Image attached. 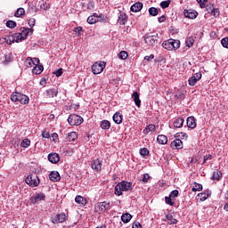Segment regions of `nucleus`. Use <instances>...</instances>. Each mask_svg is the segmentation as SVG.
<instances>
[{
  "label": "nucleus",
  "instance_id": "f257e3e1",
  "mask_svg": "<svg viewBox=\"0 0 228 228\" xmlns=\"http://www.w3.org/2000/svg\"><path fill=\"white\" fill-rule=\"evenodd\" d=\"M122 191H133V183L122 181L115 186V195L120 197L123 195Z\"/></svg>",
  "mask_w": 228,
  "mask_h": 228
},
{
  "label": "nucleus",
  "instance_id": "f03ea898",
  "mask_svg": "<svg viewBox=\"0 0 228 228\" xmlns=\"http://www.w3.org/2000/svg\"><path fill=\"white\" fill-rule=\"evenodd\" d=\"M11 101L12 102H20L21 104H29V96L22 94L19 92H13L11 94Z\"/></svg>",
  "mask_w": 228,
  "mask_h": 228
},
{
  "label": "nucleus",
  "instance_id": "7ed1b4c3",
  "mask_svg": "<svg viewBox=\"0 0 228 228\" xmlns=\"http://www.w3.org/2000/svg\"><path fill=\"white\" fill-rule=\"evenodd\" d=\"M162 47L167 51H174L181 47V41L170 38L162 43Z\"/></svg>",
  "mask_w": 228,
  "mask_h": 228
},
{
  "label": "nucleus",
  "instance_id": "20e7f679",
  "mask_svg": "<svg viewBox=\"0 0 228 228\" xmlns=\"http://www.w3.org/2000/svg\"><path fill=\"white\" fill-rule=\"evenodd\" d=\"M25 183L31 188H36L40 184V178L37 175V173H30L26 178Z\"/></svg>",
  "mask_w": 228,
  "mask_h": 228
},
{
  "label": "nucleus",
  "instance_id": "39448f33",
  "mask_svg": "<svg viewBox=\"0 0 228 228\" xmlns=\"http://www.w3.org/2000/svg\"><path fill=\"white\" fill-rule=\"evenodd\" d=\"M111 209V203L108 201L98 202L95 206L96 213L99 215H104V213H108Z\"/></svg>",
  "mask_w": 228,
  "mask_h": 228
},
{
  "label": "nucleus",
  "instance_id": "423d86ee",
  "mask_svg": "<svg viewBox=\"0 0 228 228\" xmlns=\"http://www.w3.org/2000/svg\"><path fill=\"white\" fill-rule=\"evenodd\" d=\"M158 40H159V36H158V34H154V35H148L146 34L143 37V42L144 44H146L147 45H156V44H158Z\"/></svg>",
  "mask_w": 228,
  "mask_h": 228
},
{
  "label": "nucleus",
  "instance_id": "0eeeda50",
  "mask_svg": "<svg viewBox=\"0 0 228 228\" xmlns=\"http://www.w3.org/2000/svg\"><path fill=\"white\" fill-rule=\"evenodd\" d=\"M69 126H81L83 124V118L77 114H70L68 118Z\"/></svg>",
  "mask_w": 228,
  "mask_h": 228
},
{
  "label": "nucleus",
  "instance_id": "6e6552de",
  "mask_svg": "<svg viewBox=\"0 0 228 228\" xmlns=\"http://www.w3.org/2000/svg\"><path fill=\"white\" fill-rule=\"evenodd\" d=\"M104 67H106V64H104V62H102V63L95 62L92 66L93 74H95V75L101 74V72H102V70H104Z\"/></svg>",
  "mask_w": 228,
  "mask_h": 228
},
{
  "label": "nucleus",
  "instance_id": "1a4fd4ad",
  "mask_svg": "<svg viewBox=\"0 0 228 228\" xmlns=\"http://www.w3.org/2000/svg\"><path fill=\"white\" fill-rule=\"evenodd\" d=\"M200 79H202V73L198 72L192 75L191 78H189L188 83L190 86H195V85H197V82L200 81Z\"/></svg>",
  "mask_w": 228,
  "mask_h": 228
},
{
  "label": "nucleus",
  "instance_id": "9d476101",
  "mask_svg": "<svg viewBox=\"0 0 228 228\" xmlns=\"http://www.w3.org/2000/svg\"><path fill=\"white\" fill-rule=\"evenodd\" d=\"M40 200H45V195L42 192L33 195L30 198V202L34 206L38 204V202H40Z\"/></svg>",
  "mask_w": 228,
  "mask_h": 228
},
{
  "label": "nucleus",
  "instance_id": "9b49d317",
  "mask_svg": "<svg viewBox=\"0 0 228 228\" xmlns=\"http://www.w3.org/2000/svg\"><path fill=\"white\" fill-rule=\"evenodd\" d=\"M58 88H50L45 92V95L47 99H53L54 97H58Z\"/></svg>",
  "mask_w": 228,
  "mask_h": 228
},
{
  "label": "nucleus",
  "instance_id": "f8f14e48",
  "mask_svg": "<svg viewBox=\"0 0 228 228\" xmlns=\"http://www.w3.org/2000/svg\"><path fill=\"white\" fill-rule=\"evenodd\" d=\"M20 30H21V33H20V37L21 38V41L26 40L28 35H33V28H21Z\"/></svg>",
  "mask_w": 228,
  "mask_h": 228
},
{
  "label": "nucleus",
  "instance_id": "ddd939ff",
  "mask_svg": "<svg viewBox=\"0 0 228 228\" xmlns=\"http://www.w3.org/2000/svg\"><path fill=\"white\" fill-rule=\"evenodd\" d=\"M183 14H184V17H186V19H197L198 15H199V12H197V11L195 10H191V9H189V10H183Z\"/></svg>",
  "mask_w": 228,
  "mask_h": 228
},
{
  "label": "nucleus",
  "instance_id": "4468645a",
  "mask_svg": "<svg viewBox=\"0 0 228 228\" xmlns=\"http://www.w3.org/2000/svg\"><path fill=\"white\" fill-rule=\"evenodd\" d=\"M39 63H40V59L38 58L28 57L27 60L25 61L26 67H33V65L37 67V65H38Z\"/></svg>",
  "mask_w": 228,
  "mask_h": 228
},
{
  "label": "nucleus",
  "instance_id": "2eb2a0df",
  "mask_svg": "<svg viewBox=\"0 0 228 228\" xmlns=\"http://www.w3.org/2000/svg\"><path fill=\"white\" fill-rule=\"evenodd\" d=\"M91 168L95 170V172H101L102 168V161L99 160L98 159L93 160L91 163Z\"/></svg>",
  "mask_w": 228,
  "mask_h": 228
},
{
  "label": "nucleus",
  "instance_id": "dca6fc26",
  "mask_svg": "<svg viewBox=\"0 0 228 228\" xmlns=\"http://www.w3.org/2000/svg\"><path fill=\"white\" fill-rule=\"evenodd\" d=\"M67 220V216L62 214H58L52 220L53 224H63Z\"/></svg>",
  "mask_w": 228,
  "mask_h": 228
},
{
  "label": "nucleus",
  "instance_id": "f3484780",
  "mask_svg": "<svg viewBox=\"0 0 228 228\" xmlns=\"http://www.w3.org/2000/svg\"><path fill=\"white\" fill-rule=\"evenodd\" d=\"M126 23H127V14H126V12H119L118 24H119V26H126Z\"/></svg>",
  "mask_w": 228,
  "mask_h": 228
},
{
  "label": "nucleus",
  "instance_id": "a211bd4d",
  "mask_svg": "<svg viewBox=\"0 0 228 228\" xmlns=\"http://www.w3.org/2000/svg\"><path fill=\"white\" fill-rule=\"evenodd\" d=\"M187 127H189V129H195V127H197V121L195 120V117L191 116L189 118H187Z\"/></svg>",
  "mask_w": 228,
  "mask_h": 228
},
{
  "label": "nucleus",
  "instance_id": "6ab92c4d",
  "mask_svg": "<svg viewBox=\"0 0 228 228\" xmlns=\"http://www.w3.org/2000/svg\"><path fill=\"white\" fill-rule=\"evenodd\" d=\"M50 181L53 183H58L61 177L60 176V173L58 171H52L49 175Z\"/></svg>",
  "mask_w": 228,
  "mask_h": 228
},
{
  "label": "nucleus",
  "instance_id": "aec40b11",
  "mask_svg": "<svg viewBox=\"0 0 228 228\" xmlns=\"http://www.w3.org/2000/svg\"><path fill=\"white\" fill-rule=\"evenodd\" d=\"M48 161L50 163L56 164L60 161V155L58 153H49L48 154Z\"/></svg>",
  "mask_w": 228,
  "mask_h": 228
},
{
  "label": "nucleus",
  "instance_id": "412c9836",
  "mask_svg": "<svg viewBox=\"0 0 228 228\" xmlns=\"http://www.w3.org/2000/svg\"><path fill=\"white\" fill-rule=\"evenodd\" d=\"M132 99L135 103V106H137V108H140V106H142V101L140 100V94L138 92L133 93Z\"/></svg>",
  "mask_w": 228,
  "mask_h": 228
},
{
  "label": "nucleus",
  "instance_id": "4be33fe9",
  "mask_svg": "<svg viewBox=\"0 0 228 228\" xmlns=\"http://www.w3.org/2000/svg\"><path fill=\"white\" fill-rule=\"evenodd\" d=\"M171 147L172 149H177V150L183 149V141H181V139L179 138H175V140H174L171 142Z\"/></svg>",
  "mask_w": 228,
  "mask_h": 228
},
{
  "label": "nucleus",
  "instance_id": "5701e85b",
  "mask_svg": "<svg viewBox=\"0 0 228 228\" xmlns=\"http://www.w3.org/2000/svg\"><path fill=\"white\" fill-rule=\"evenodd\" d=\"M142 8H143V4H142L141 2H137L130 7V10L131 12H134V13H136L138 12H141Z\"/></svg>",
  "mask_w": 228,
  "mask_h": 228
},
{
  "label": "nucleus",
  "instance_id": "b1692460",
  "mask_svg": "<svg viewBox=\"0 0 228 228\" xmlns=\"http://www.w3.org/2000/svg\"><path fill=\"white\" fill-rule=\"evenodd\" d=\"M149 133H156V125L150 124L142 130L143 134H149Z\"/></svg>",
  "mask_w": 228,
  "mask_h": 228
},
{
  "label": "nucleus",
  "instance_id": "393cba45",
  "mask_svg": "<svg viewBox=\"0 0 228 228\" xmlns=\"http://www.w3.org/2000/svg\"><path fill=\"white\" fill-rule=\"evenodd\" d=\"M157 142L160 145H167V143H168V137H167V135H165V134H159L157 137Z\"/></svg>",
  "mask_w": 228,
  "mask_h": 228
},
{
  "label": "nucleus",
  "instance_id": "a878e982",
  "mask_svg": "<svg viewBox=\"0 0 228 228\" xmlns=\"http://www.w3.org/2000/svg\"><path fill=\"white\" fill-rule=\"evenodd\" d=\"M148 12L151 17H158L159 12H161V9H158L156 7H150Z\"/></svg>",
  "mask_w": 228,
  "mask_h": 228
},
{
  "label": "nucleus",
  "instance_id": "bb28decb",
  "mask_svg": "<svg viewBox=\"0 0 228 228\" xmlns=\"http://www.w3.org/2000/svg\"><path fill=\"white\" fill-rule=\"evenodd\" d=\"M32 72L34 73V74H37V75H38V74H42V72H44V66L42 65V64H37L34 68H33V69H32Z\"/></svg>",
  "mask_w": 228,
  "mask_h": 228
},
{
  "label": "nucleus",
  "instance_id": "cd10ccee",
  "mask_svg": "<svg viewBox=\"0 0 228 228\" xmlns=\"http://www.w3.org/2000/svg\"><path fill=\"white\" fill-rule=\"evenodd\" d=\"M112 118H113L114 122H115V124H122L123 116H122V114H120V112H116L113 115Z\"/></svg>",
  "mask_w": 228,
  "mask_h": 228
},
{
  "label": "nucleus",
  "instance_id": "c85d7f7f",
  "mask_svg": "<svg viewBox=\"0 0 228 228\" xmlns=\"http://www.w3.org/2000/svg\"><path fill=\"white\" fill-rule=\"evenodd\" d=\"M131 218H133V216L129 213H126L121 216V220L124 224H129V222H131Z\"/></svg>",
  "mask_w": 228,
  "mask_h": 228
},
{
  "label": "nucleus",
  "instance_id": "c756f323",
  "mask_svg": "<svg viewBox=\"0 0 228 228\" xmlns=\"http://www.w3.org/2000/svg\"><path fill=\"white\" fill-rule=\"evenodd\" d=\"M9 37H11V40L13 44H15V42L17 43L22 42V38L20 37V33H15Z\"/></svg>",
  "mask_w": 228,
  "mask_h": 228
},
{
  "label": "nucleus",
  "instance_id": "7c9ffc66",
  "mask_svg": "<svg viewBox=\"0 0 228 228\" xmlns=\"http://www.w3.org/2000/svg\"><path fill=\"white\" fill-rule=\"evenodd\" d=\"M184 124V118H178L174 121V127L181 128L183 127V125Z\"/></svg>",
  "mask_w": 228,
  "mask_h": 228
},
{
  "label": "nucleus",
  "instance_id": "2f4dec72",
  "mask_svg": "<svg viewBox=\"0 0 228 228\" xmlns=\"http://www.w3.org/2000/svg\"><path fill=\"white\" fill-rule=\"evenodd\" d=\"M222 175H223L222 171L216 170L213 173L212 179L213 181H220L222 179Z\"/></svg>",
  "mask_w": 228,
  "mask_h": 228
},
{
  "label": "nucleus",
  "instance_id": "473e14b6",
  "mask_svg": "<svg viewBox=\"0 0 228 228\" xmlns=\"http://www.w3.org/2000/svg\"><path fill=\"white\" fill-rule=\"evenodd\" d=\"M67 140L68 142H75L76 140H77V133L76 132L69 133L67 136Z\"/></svg>",
  "mask_w": 228,
  "mask_h": 228
},
{
  "label": "nucleus",
  "instance_id": "72a5a7b5",
  "mask_svg": "<svg viewBox=\"0 0 228 228\" xmlns=\"http://www.w3.org/2000/svg\"><path fill=\"white\" fill-rule=\"evenodd\" d=\"M75 202L77 203V204H81V206H86V199H85L83 196H77L76 198H75Z\"/></svg>",
  "mask_w": 228,
  "mask_h": 228
},
{
  "label": "nucleus",
  "instance_id": "f704fd0d",
  "mask_svg": "<svg viewBox=\"0 0 228 228\" xmlns=\"http://www.w3.org/2000/svg\"><path fill=\"white\" fill-rule=\"evenodd\" d=\"M100 126L102 129L108 130L110 127H111V123H110L109 120H102L101 121Z\"/></svg>",
  "mask_w": 228,
  "mask_h": 228
},
{
  "label": "nucleus",
  "instance_id": "c9c22d12",
  "mask_svg": "<svg viewBox=\"0 0 228 228\" xmlns=\"http://www.w3.org/2000/svg\"><path fill=\"white\" fill-rule=\"evenodd\" d=\"M166 218L168 221L169 225L177 224V219L174 218V216H172V214L166 215Z\"/></svg>",
  "mask_w": 228,
  "mask_h": 228
},
{
  "label": "nucleus",
  "instance_id": "e433bc0d",
  "mask_svg": "<svg viewBox=\"0 0 228 228\" xmlns=\"http://www.w3.org/2000/svg\"><path fill=\"white\" fill-rule=\"evenodd\" d=\"M198 197L200 199V200L204 201L207 200L208 199H209V197H211V193H206V192H201L198 194Z\"/></svg>",
  "mask_w": 228,
  "mask_h": 228
},
{
  "label": "nucleus",
  "instance_id": "4c0bfd02",
  "mask_svg": "<svg viewBox=\"0 0 228 228\" xmlns=\"http://www.w3.org/2000/svg\"><path fill=\"white\" fill-rule=\"evenodd\" d=\"M26 13V10H24V8L20 7L17 9V11L14 13V17H22V15H24Z\"/></svg>",
  "mask_w": 228,
  "mask_h": 228
},
{
  "label": "nucleus",
  "instance_id": "58836bf2",
  "mask_svg": "<svg viewBox=\"0 0 228 228\" xmlns=\"http://www.w3.org/2000/svg\"><path fill=\"white\" fill-rule=\"evenodd\" d=\"M175 138H181V140H188V134L184 132H179L175 134Z\"/></svg>",
  "mask_w": 228,
  "mask_h": 228
},
{
  "label": "nucleus",
  "instance_id": "ea45409f",
  "mask_svg": "<svg viewBox=\"0 0 228 228\" xmlns=\"http://www.w3.org/2000/svg\"><path fill=\"white\" fill-rule=\"evenodd\" d=\"M193 44H195V39L192 37H189L185 41L186 47H193Z\"/></svg>",
  "mask_w": 228,
  "mask_h": 228
},
{
  "label": "nucleus",
  "instance_id": "a19ab883",
  "mask_svg": "<svg viewBox=\"0 0 228 228\" xmlns=\"http://www.w3.org/2000/svg\"><path fill=\"white\" fill-rule=\"evenodd\" d=\"M31 145V141L29 139H24L20 142V147H23L24 149H28Z\"/></svg>",
  "mask_w": 228,
  "mask_h": 228
},
{
  "label": "nucleus",
  "instance_id": "79ce46f5",
  "mask_svg": "<svg viewBox=\"0 0 228 228\" xmlns=\"http://www.w3.org/2000/svg\"><path fill=\"white\" fill-rule=\"evenodd\" d=\"M165 202L166 204H167V206H174V204H175V202L174 201V198L170 196L165 197Z\"/></svg>",
  "mask_w": 228,
  "mask_h": 228
},
{
  "label": "nucleus",
  "instance_id": "37998d69",
  "mask_svg": "<svg viewBox=\"0 0 228 228\" xmlns=\"http://www.w3.org/2000/svg\"><path fill=\"white\" fill-rule=\"evenodd\" d=\"M6 26L10 28V29H13L14 28H17V22L12 20H9L6 21Z\"/></svg>",
  "mask_w": 228,
  "mask_h": 228
},
{
  "label": "nucleus",
  "instance_id": "c03bdc74",
  "mask_svg": "<svg viewBox=\"0 0 228 228\" xmlns=\"http://www.w3.org/2000/svg\"><path fill=\"white\" fill-rule=\"evenodd\" d=\"M170 3H172V1L170 0L162 1L160 3V8H162L163 10L168 8V6H170Z\"/></svg>",
  "mask_w": 228,
  "mask_h": 228
},
{
  "label": "nucleus",
  "instance_id": "a18cd8bd",
  "mask_svg": "<svg viewBox=\"0 0 228 228\" xmlns=\"http://www.w3.org/2000/svg\"><path fill=\"white\" fill-rule=\"evenodd\" d=\"M99 21V20H97V19H95V16H89L88 18H87V22H88V24H95L96 22H98Z\"/></svg>",
  "mask_w": 228,
  "mask_h": 228
},
{
  "label": "nucleus",
  "instance_id": "49530a36",
  "mask_svg": "<svg viewBox=\"0 0 228 228\" xmlns=\"http://www.w3.org/2000/svg\"><path fill=\"white\" fill-rule=\"evenodd\" d=\"M127 56L128 54H127V52L126 51H121L118 54L119 60H127Z\"/></svg>",
  "mask_w": 228,
  "mask_h": 228
},
{
  "label": "nucleus",
  "instance_id": "de8ad7c7",
  "mask_svg": "<svg viewBox=\"0 0 228 228\" xmlns=\"http://www.w3.org/2000/svg\"><path fill=\"white\" fill-rule=\"evenodd\" d=\"M139 152L141 156H143V158H145V156H149V149L147 148H141Z\"/></svg>",
  "mask_w": 228,
  "mask_h": 228
},
{
  "label": "nucleus",
  "instance_id": "09e8293b",
  "mask_svg": "<svg viewBox=\"0 0 228 228\" xmlns=\"http://www.w3.org/2000/svg\"><path fill=\"white\" fill-rule=\"evenodd\" d=\"M214 17H220V11L218 8H213L210 12Z\"/></svg>",
  "mask_w": 228,
  "mask_h": 228
},
{
  "label": "nucleus",
  "instance_id": "8fccbe9b",
  "mask_svg": "<svg viewBox=\"0 0 228 228\" xmlns=\"http://www.w3.org/2000/svg\"><path fill=\"white\" fill-rule=\"evenodd\" d=\"M169 197L172 199H175V197H179V191L178 190H174L169 193Z\"/></svg>",
  "mask_w": 228,
  "mask_h": 228
},
{
  "label": "nucleus",
  "instance_id": "3c124183",
  "mask_svg": "<svg viewBox=\"0 0 228 228\" xmlns=\"http://www.w3.org/2000/svg\"><path fill=\"white\" fill-rule=\"evenodd\" d=\"M149 179H151V175H149V174H144L140 181L141 183H149Z\"/></svg>",
  "mask_w": 228,
  "mask_h": 228
},
{
  "label": "nucleus",
  "instance_id": "603ef678",
  "mask_svg": "<svg viewBox=\"0 0 228 228\" xmlns=\"http://www.w3.org/2000/svg\"><path fill=\"white\" fill-rule=\"evenodd\" d=\"M221 44L223 45V47H224L225 49H228V37H224L221 40Z\"/></svg>",
  "mask_w": 228,
  "mask_h": 228
},
{
  "label": "nucleus",
  "instance_id": "864d4df0",
  "mask_svg": "<svg viewBox=\"0 0 228 228\" xmlns=\"http://www.w3.org/2000/svg\"><path fill=\"white\" fill-rule=\"evenodd\" d=\"M53 74L56 76V77H61V74H63V69L60 68L59 69H56Z\"/></svg>",
  "mask_w": 228,
  "mask_h": 228
},
{
  "label": "nucleus",
  "instance_id": "5fc2aeb1",
  "mask_svg": "<svg viewBox=\"0 0 228 228\" xmlns=\"http://www.w3.org/2000/svg\"><path fill=\"white\" fill-rule=\"evenodd\" d=\"M35 24H37V20H35V18H30L28 20L29 28H34Z\"/></svg>",
  "mask_w": 228,
  "mask_h": 228
},
{
  "label": "nucleus",
  "instance_id": "6e6d98bb",
  "mask_svg": "<svg viewBox=\"0 0 228 228\" xmlns=\"http://www.w3.org/2000/svg\"><path fill=\"white\" fill-rule=\"evenodd\" d=\"M75 33H77V37H81V31H83V27H77L73 29Z\"/></svg>",
  "mask_w": 228,
  "mask_h": 228
},
{
  "label": "nucleus",
  "instance_id": "4d7b16f0",
  "mask_svg": "<svg viewBox=\"0 0 228 228\" xmlns=\"http://www.w3.org/2000/svg\"><path fill=\"white\" fill-rule=\"evenodd\" d=\"M197 3L200 4V8H204L208 0H197Z\"/></svg>",
  "mask_w": 228,
  "mask_h": 228
},
{
  "label": "nucleus",
  "instance_id": "13d9d810",
  "mask_svg": "<svg viewBox=\"0 0 228 228\" xmlns=\"http://www.w3.org/2000/svg\"><path fill=\"white\" fill-rule=\"evenodd\" d=\"M213 156H211V154H208V155H205L203 157V165L206 164V162L209 159H212Z\"/></svg>",
  "mask_w": 228,
  "mask_h": 228
},
{
  "label": "nucleus",
  "instance_id": "bf43d9fd",
  "mask_svg": "<svg viewBox=\"0 0 228 228\" xmlns=\"http://www.w3.org/2000/svg\"><path fill=\"white\" fill-rule=\"evenodd\" d=\"M132 228H142V224L139 222L135 221L133 223Z\"/></svg>",
  "mask_w": 228,
  "mask_h": 228
},
{
  "label": "nucleus",
  "instance_id": "052dcab7",
  "mask_svg": "<svg viewBox=\"0 0 228 228\" xmlns=\"http://www.w3.org/2000/svg\"><path fill=\"white\" fill-rule=\"evenodd\" d=\"M144 60H146V61H152V60H154V54H151L150 56L146 55Z\"/></svg>",
  "mask_w": 228,
  "mask_h": 228
},
{
  "label": "nucleus",
  "instance_id": "680f3d73",
  "mask_svg": "<svg viewBox=\"0 0 228 228\" xmlns=\"http://www.w3.org/2000/svg\"><path fill=\"white\" fill-rule=\"evenodd\" d=\"M195 189L197 191H202V184L195 183Z\"/></svg>",
  "mask_w": 228,
  "mask_h": 228
},
{
  "label": "nucleus",
  "instance_id": "e2e57ef3",
  "mask_svg": "<svg viewBox=\"0 0 228 228\" xmlns=\"http://www.w3.org/2000/svg\"><path fill=\"white\" fill-rule=\"evenodd\" d=\"M166 20H167V16H165V15H162V16H160V17L158 18V21H159V23L165 22Z\"/></svg>",
  "mask_w": 228,
  "mask_h": 228
},
{
  "label": "nucleus",
  "instance_id": "0e129e2a",
  "mask_svg": "<svg viewBox=\"0 0 228 228\" xmlns=\"http://www.w3.org/2000/svg\"><path fill=\"white\" fill-rule=\"evenodd\" d=\"M10 61H12V57L10 56V54L5 55L4 63H10Z\"/></svg>",
  "mask_w": 228,
  "mask_h": 228
},
{
  "label": "nucleus",
  "instance_id": "69168bd1",
  "mask_svg": "<svg viewBox=\"0 0 228 228\" xmlns=\"http://www.w3.org/2000/svg\"><path fill=\"white\" fill-rule=\"evenodd\" d=\"M6 44H8V45H12V44H13V41H12V37L9 36L8 38H4Z\"/></svg>",
  "mask_w": 228,
  "mask_h": 228
},
{
  "label": "nucleus",
  "instance_id": "338daca9",
  "mask_svg": "<svg viewBox=\"0 0 228 228\" xmlns=\"http://www.w3.org/2000/svg\"><path fill=\"white\" fill-rule=\"evenodd\" d=\"M42 136L43 138H51V134H49V132H43L42 133Z\"/></svg>",
  "mask_w": 228,
  "mask_h": 228
},
{
  "label": "nucleus",
  "instance_id": "774afa93",
  "mask_svg": "<svg viewBox=\"0 0 228 228\" xmlns=\"http://www.w3.org/2000/svg\"><path fill=\"white\" fill-rule=\"evenodd\" d=\"M206 8H207V12L208 13H211V10H213V8H215V7H213V5H211V4H208L206 6Z\"/></svg>",
  "mask_w": 228,
  "mask_h": 228
}]
</instances>
